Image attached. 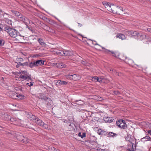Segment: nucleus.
Returning a JSON list of instances; mask_svg holds the SVG:
<instances>
[{
    "mask_svg": "<svg viewBox=\"0 0 151 151\" xmlns=\"http://www.w3.org/2000/svg\"><path fill=\"white\" fill-rule=\"evenodd\" d=\"M27 117L31 119L34 122L36 123L39 125L40 126L44 128L47 129L48 128V125L45 124L39 118L33 115L31 113H28L27 115Z\"/></svg>",
    "mask_w": 151,
    "mask_h": 151,
    "instance_id": "obj_1",
    "label": "nucleus"
},
{
    "mask_svg": "<svg viewBox=\"0 0 151 151\" xmlns=\"http://www.w3.org/2000/svg\"><path fill=\"white\" fill-rule=\"evenodd\" d=\"M4 29V30L7 32L11 37L15 38L17 36L18 32L15 29L8 26L5 27Z\"/></svg>",
    "mask_w": 151,
    "mask_h": 151,
    "instance_id": "obj_2",
    "label": "nucleus"
},
{
    "mask_svg": "<svg viewBox=\"0 0 151 151\" xmlns=\"http://www.w3.org/2000/svg\"><path fill=\"white\" fill-rule=\"evenodd\" d=\"M44 61L42 60H37L36 61H32L31 62L28 63V67L32 68L34 67L39 65H42L44 64Z\"/></svg>",
    "mask_w": 151,
    "mask_h": 151,
    "instance_id": "obj_3",
    "label": "nucleus"
},
{
    "mask_svg": "<svg viewBox=\"0 0 151 151\" xmlns=\"http://www.w3.org/2000/svg\"><path fill=\"white\" fill-rule=\"evenodd\" d=\"M19 74H20L19 78L23 79L24 80H31V75L29 74L27 71L22 70L20 72Z\"/></svg>",
    "mask_w": 151,
    "mask_h": 151,
    "instance_id": "obj_4",
    "label": "nucleus"
},
{
    "mask_svg": "<svg viewBox=\"0 0 151 151\" xmlns=\"http://www.w3.org/2000/svg\"><path fill=\"white\" fill-rule=\"evenodd\" d=\"M112 9L111 12L114 14H120L123 12H124L125 10H123V8L121 7L118 6H116L112 5Z\"/></svg>",
    "mask_w": 151,
    "mask_h": 151,
    "instance_id": "obj_5",
    "label": "nucleus"
},
{
    "mask_svg": "<svg viewBox=\"0 0 151 151\" xmlns=\"http://www.w3.org/2000/svg\"><path fill=\"white\" fill-rule=\"evenodd\" d=\"M117 125L119 128L124 129L127 127V124L125 121L119 119L116 122Z\"/></svg>",
    "mask_w": 151,
    "mask_h": 151,
    "instance_id": "obj_6",
    "label": "nucleus"
},
{
    "mask_svg": "<svg viewBox=\"0 0 151 151\" xmlns=\"http://www.w3.org/2000/svg\"><path fill=\"white\" fill-rule=\"evenodd\" d=\"M46 107L48 109H50L53 106L52 102L50 99L47 98L45 100Z\"/></svg>",
    "mask_w": 151,
    "mask_h": 151,
    "instance_id": "obj_7",
    "label": "nucleus"
},
{
    "mask_svg": "<svg viewBox=\"0 0 151 151\" xmlns=\"http://www.w3.org/2000/svg\"><path fill=\"white\" fill-rule=\"evenodd\" d=\"M18 18L20 21L22 22L25 24H28V22H29V20L26 17L22 14Z\"/></svg>",
    "mask_w": 151,
    "mask_h": 151,
    "instance_id": "obj_8",
    "label": "nucleus"
},
{
    "mask_svg": "<svg viewBox=\"0 0 151 151\" xmlns=\"http://www.w3.org/2000/svg\"><path fill=\"white\" fill-rule=\"evenodd\" d=\"M11 96L12 99H20L22 98V95L15 92L12 93Z\"/></svg>",
    "mask_w": 151,
    "mask_h": 151,
    "instance_id": "obj_9",
    "label": "nucleus"
},
{
    "mask_svg": "<svg viewBox=\"0 0 151 151\" xmlns=\"http://www.w3.org/2000/svg\"><path fill=\"white\" fill-rule=\"evenodd\" d=\"M103 4L105 6V8H107V10L110 12H111L112 9V5H111L110 4L107 2H103Z\"/></svg>",
    "mask_w": 151,
    "mask_h": 151,
    "instance_id": "obj_10",
    "label": "nucleus"
},
{
    "mask_svg": "<svg viewBox=\"0 0 151 151\" xmlns=\"http://www.w3.org/2000/svg\"><path fill=\"white\" fill-rule=\"evenodd\" d=\"M128 35H130L132 36H137V37H138L139 36H141V35H140V34L138 33L137 32L132 30L128 31Z\"/></svg>",
    "mask_w": 151,
    "mask_h": 151,
    "instance_id": "obj_11",
    "label": "nucleus"
},
{
    "mask_svg": "<svg viewBox=\"0 0 151 151\" xmlns=\"http://www.w3.org/2000/svg\"><path fill=\"white\" fill-rule=\"evenodd\" d=\"M99 45V46H100V47H102V48L103 49H104L105 50L104 51V52H106V53H108V52H111V53L113 54V56H115V57H116V54H115V53H114V52L113 51H110V50H107V49H105L104 47L101 46L100 45H99V44H98L97 43H94V45Z\"/></svg>",
    "mask_w": 151,
    "mask_h": 151,
    "instance_id": "obj_12",
    "label": "nucleus"
},
{
    "mask_svg": "<svg viewBox=\"0 0 151 151\" xmlns=\"http://www.w3.org/2000/svg\"><path fill=\"white\" fill-rule=\"evenodd\" d=\"M81 77L80 75L78 74L72 75V79L74 81H77L81 79Z\"/></svg>",
    "mask_w": 151,
    "mask_h": 151,
    "instance_id": "obj_13",
    "label": "nucleus"
},
{
    "mask_svg": "<svg viewBox=\"0 0 151 151\" xmlns=\"http://www.w3.org/2000/svg\"><path fill=\"white\" fill-rule=\"evenodd\" d=\"M64 122L65 123H67L68 124V128L69 129V130H72L73 129V124H71L70 122H68L67 121H64Z\"/></svg>",
    "mask_w": 151,
    "mask_h": 151,
    "instance_id": "obj_14",
    "label": "nucleus"
},
{
    "mask_svg": "<svg viewBox=\"0 0 151 151\" xmlns=\"http://www.w3.org/2000/svg\"><path fill=\"white\" fill-rule=\"evenodd\" d=\"M98 133L99 135L103 136L107 135V132L105 131L100 129L98 130Z\"/></svg>",
    "mask_w": 151,
    "mask_h": 151,
    "instance_id": "obj_15",
    "label": "nucleus"
},
{
    "mask_svg": "<svg viewBox=\"0 0 151 151\" xmlns=\"http://www.w3.org/2000/svg\"><path fill=\"white\" fill-rule=\"evenodd\" d=\"M20 66H27L28 67V62H26L23 63H22L21 62H19L16 67L17 68H18Z\"/></svg>",
    "mask_w": 151,
    "mask_h": 151,
    "instance_id": "obj_16",
    "label": "nucleus"
},
{
    "mask_svg": "<svg viewBox=\"0 0 151 151\" xmlns=\"http://www.w3.org/2000/svg\"><path fill=\"white\" fill-rule=\"evenodd\" d=\"M65 56H71L73 54V52L68 50H65Z\"/></svg>",
    "mask_w": 151,
    "mask_h": 151,
    "instance_id": "obj_17",
    "label": "nucleus"
},
{
    "mask_svg": "<svg viewBox=\"0 0 151 151\" xmlns=\"http://www.w3.org/2000/svg\"><path fill=\"white\" fill-rule=\"evenodd\" d=\"M16 137L18 140L21 142L22 139L24 138V136L21 134H17Z\"/></svg>",
    "mask_w": 151,
    "mask_h": 151,
    "instance_id": "obj_18",
    "label": "nucleus"
},
{
    "mask_svg": "<svg viewBox=\"0 0 151 151\" xmlns=\"http://www.w3.org/2000/svg\"><path fill=\"white\" fill-rule=\"evenodd\" d=\"M104 119L106 122H111L113 121L114 119L111 117H104Z\"/></svg>",
    "mask_w": 151,
    "mask_h": 151,
    "instance_id": "obj_19",
    "label": "nucleus"
},
{
    "mask_svg": "<svg viewBox=\"0 0 151 151\" xmlns=\"http://www.w3.org/2000/svg\"><path fill=\"white\" fill-rule=\"evenodd\" d=\"M11 11H12V13H13L14 15L15 16L17 17L18 18L22 14L20 13L19 12H18V11H16L12 10Z\"/></svg>",
    "mask_w": 151,
    "mask_h": 151,
    "instance_id": "obj_20",
    "label": "nucleus"
},
{
    "mask_svg": "<svg viewBox=\"0 0 151 151\" xmlns=\"http://www.w3.org/2000/svg\"><path fill=\"white\" fill-rule=\"evenodd\" d=\"M57 83H58V84L60 85H66L68 83L67 82L65 81H62L60 80H57Z\"/></svg>",
    "mask_w": 151,
    "mask_h": 151,
    "instance_id": "obj_21",
    "label": "nucleus"
},
{
    "mask_svg": "<svg viewBox=\"0 0 151 151\" xmlns=\"http://www.w3.org/2000/svg\"><path fill=\"white\" fill-rule=\"evenodd\" d=\"M38 98L42 100H44L45 101L47 97L45 96L44 94L43 93H40L39 94L38 96Z\"/></svg>",
    "mask_w": 151,
    "mask_h": 151,
    "instance_id": "obj_22",
    "label": "nucleus"
},
{
    "mask_svg": "<svg viewBox=\"0 0 151 151\" xmlns=\"http://www.w3.org/2000/svg\"><path fill=\"white\" fill-rule=\"evenodd\" d=\"M107 135L108 137H116L117 135V134L116 133L112 132H110L108 133H107Z\"/></svg>",
    "mask_w": 151,
    "mask_h": 151,
    "instance_id": "obj_23",
    "label": "nucleus"
},
{
    "mask_svg": "<svg viewBox=\"0 0 151 151\" xmlns=\"http://www.w3.org/2000/svg\"><path fill=\"white\" fill-rule=\"evenodd\" d=\"M64 50H57V55L59 56H65Z\"/></svg>",
    "mask_w": 151,
    "mask_h": 151,
    "instance_id": "obj_24",
    "label": "nucleus"
},
{
    "mask_svg": "<svg viewBox=\"0 0 151 151\" xmlns=\"http://www.w3.org/2000/svg\"><path fill=\"white\" fill-rule=\"evenodd\" d=\"M37 41L43 47H45L46 46V44L42 39L39 38L38 39Z\"/></svg>",
    "mask_w": 151,
    "mask_h": 151,
    "instance_id": "obj_25",
    "label": "nucleus"
},
{
    "mask_svg": "<svg viewBox=\"0 0 151 151\" xmlns=\"http://www.w3.org/2000/svg\"><path fill=\"white\" fill-rule=\"evenodd\" d=\"M8 118V120H10L11 122H13L17 121V119L13 117H11L10 116L8 115L7 116Z\"/></svg>",
    "mask_w": 151,
    "mask_h": 151,
    "instance_id": "obj_26",
    "label": "nucleus"
},
{
    "mask_svg": "<svg viewBox=\"0 0 151 151\" xmlns=\"http://www.w3.org/2000/svg\"><path fill=\"white\" fill-rule=\"evenodd\" d=\"M66 66V65L62 63H57V68H65Z\"/></svg>",
    "mask_w": 151,
    "mask_h": 151,
    "instance_id": "obj_27",
    "label": "nucleus"
},
{
    "mask_svg": "<svg viewBox=\"0 0 151 151\" xmlns=\"http://www.w3.org/2000/svg\"><path fill=\"white\" fill-rule=\"evenodd\" d=\"M116 37L117 38H119L123 40L125 39V36L123 34H119L116 35Z\"/></svg>",
    "mask_w": 151,
    "mask_h": 151,
    "instance_id": "obj_28",
    "label": "nucleus"
},
{
    "mask_svg": "<svg viewBox=\"0 0 151 151\" xmlns=\"http://www.w3.org/2000/svg\"><path fill=\"white\" fill-rule=\"evenodd\" d=\"M29 139L26 137H24V138L22 139L21 142L25 143H28L29 142Z\"/></svg>",
    "mask_w": 151,
    "mask_h": 151,
    "instance_id": "obj_29",
    "label": "nucleus"
},
{
    "mask_svg": "<svg viewBox=\"0 0 151 151\" xmlns=\"http://www.w3.org/2000/svg\"><path fill=\"white\" fill-rule=\"evenodd\" d=\"M146 139V140H145V141H151V138L148 136H146L145 137L142 138V139Z\"/></svg>",
    "mask_w": 151,
    "mask_h": 151,
    "instance_id": "obj_30",
    "label": "nucleus"
},
{
    "mask_svg": "<svg viewBox=\"0 0 151 151\" xmlns=\"http://www.w3.org/2000/svg\"><path fill=\"white\" fill-rule=\"evenodd\" d=\"M79 137H81L82 138H83L86 137V133L84 132L82 134L81 132H79L78 134Z\"/></svg>",
    "mask_w": 151,
    "mask_h": 151,
    "instance_id": "obj_31",
    "label": "nucleus"
},
{
    "mask_svg": "<svg viewBox=\"0 0 151 151\" xmlns=\"http://www.w3.org/2000/svg\"><path fill=\"white\" fill-rule=\"evenodd\" d=\"M48 150L49 151H55V148L52 146L49 147L48 148Z\"/></svg>",
    "mask_w": 151,
    "mask_h": 151,
    "instance_id": "obj_32",
    "label": "nucleus"
},
{
    "mask_svg": "<svg viewBox=\"0 0 151 151\" xmlns=\"http://www.w3.org/2000/svg\"><path fill=\"white\" fill-rule=\"evenodd\" d=\"M76 102L77 104L80 105H83L84 104V102L82 101L81 100L77 101Z\"/></svg>",
    "mask_w": 151,
    "mask_h": 151,
    "instance_id": "obj_33",
    "label": "nucleus"
},
{
    "mask_svg": "<svg viewBox=\"0 0 151 151\" xmlns=\"http://www.w3.org/2000/svg\"><path fill=\"white\" fill-rule=\"evenodd\" d=\"M97 78H98V77L95 76L94 77H92L91 79L92 81L96 82H97Z\"/></svg>",
    "mask_w": 151,
    "mask_h": 151,
    "instance_id": "obj_34",
    "label": "nucleus"
},
{
    "mask_svg": "<svg viewBox=\"0 0 151 151\" xmlns=\"http://www.w3.org/2000/svg\"><path fill=\"white\" fill-rule=\"evenodd\" d=\"M26 25V28H28L32 32L33 31V29L30 27L27 24H25Z\"/></svg>",
    "mask_w": 151,
    "mask_h": 151,
    "instance_id": "obj_35",
    "label": "nucleus"
},
{
    "mask_svg": "<svg viewBox=\"0 0 151 151\" xmlns=\"http://www.w3.org/2000/svg\"><path fill=\"white\" fill-rule=\"evenodd\" d=\"M66 78L68 79H72V75H68L66 76Z\"/></svg>",
    "mask_w": 151,
    "mask_h": 151,
    "instance_id": "obj_36",
    "label": "nucleus"
},
{
    "mask_svg": "<svg viewBox=\"0 0 151 151\" xmlns=\"http://www.w3.org/2000/svg\"><path fill=\"white\" fill-rule=\"evenodd\" d=\"M4 44V41L0 39V46H2Z\"/></svg>",
    "mask_w": 151,
    "mask_h": 151,
    "instance_id": "obj_37",
    "label": "nucleus"
},
{
    "mask_svg": "<svg viewBox=\"0 0 151 151\" xmlns=\"http://www.w3.org/2000/svg\"><path fill=\"white\" fill-rule=\"evenodd\" d=\"M97 99V100H98L99 101H101L102 100H103V99L102 97H101L99 96L98 97Z\"/></svg>",
    "mask_w": 151,
    "mask_h": 151,
    "instance_id": "obj_38",
    "label": "nucleus"
},
{
    "mask_svg": "<svg viewBox=\"0 0 151 151\" xmlns=\"http://www.w3.org/2000/svg\"><path fill=\"white\" fill-rule=\"evenodd\" d=\"M97 82H99L100 83L102 82L101 81V79L99 78H98H98H97Z\"/></svg>",
    "mask_w": 151,
    "mask_h": 151,
    "instance_id": "obj_39",
    "label": "nucleus"
},
{
    "mask_svg": "<svg viewBox=\"0 0 151 151\" xmlns=\"http://www.w3.org/2000/svg\"><path fill=\"white\" fill-rule=\"evenodd\" d=\"M81 63L82 64L85 65L86 64V61H83L82 60H81Z\"/></svg>",
    "mask_w": 151,
    "mask_h": 151,
    "instance_id": "obj_40",
    "label": "nucleus"
},
{
    "mask_svg": "<svg viewBox=\"0 0 151 151\" xmlns=\"http://www.w3.org/2000/svg\"><path fill=\"white\" fill-rule=\"evenodd\" d=\"M97 151H106V150H103L101 149H97Z\"/></svg>",
    "mask_w": 151,
    "mask_h": 151,
    "instance_id": "obj_41",
    "label": "nucleus"
},
{
    "mask_svg": "<svg viewBox=\"0 0 151 151\" xmlns=\"http://www.w3.org/2000/svg\"><path fill=\"white\" fill-rule=\"evenodd\" d=\"M8 23L9 24L12 25V22L11 20H8Z\"/></svg>",
    "mask_w": 151,
    "mask_h": 151,
    "instance_id": "obj_42",
    "label": "nucleus"
},
{
    "mask_svg": "<svg viewBox=\"0 0 151 151\" xmlns=\"http://www.w3.org/2000/svg\"><path fill=\"white\" fill-rule=\"evenodd\" d=\"M33 83H33V82H30L29 83V86L30 87H31V86H32Z\"/></svg>",
    "mask_w": 151,
    "mask_h": 151,
    "instance_id": "obj_43",
    "label": "nucleus"
},
{
    "mask_svg": "<svg viewBox=\"0 0 151 151\" xmlns=\"http://www.w3.org/2000/svg\"><path fill=\"white\" fill-rule=\"evenodd\" d=\"M62 103L63 104V105H61L62 106H63L64 107V106H65L66 104V103L65 102H62Z\"/></svg>",
    "mask_w": 151,
    "mask_h": 151,
    "instance_id": "obj_44",
    "label": "nucleus"
},
{
    "mask_svg": "<svg viewBox=\"0 0 151 151\" xmlns=\"http://www.w3.org/2000/svg\"><path fill=\"white\" fill-rule=\"evenodd\" d=\"M147 30L148 32H151V28H147Z\"/></svg>",
    "mask_w": 151,
    "mask_h": 151,
    "instance_id": "obj_45",
    "label": "nucleus"
},
{
    "mask_svg": "<svg viewBox=\"0 0 151 151\" xmlns=\"http://www.w3.org/2000/svg\"><path fill=\"white\" fill-rule=\"evenodd\" d=\"M78 26L79 27H81L82 26V25L80 23H78Z\"/></svg>",
    "mask_w": 151,
    "mask_h": 151,
    "instance_id": "obj_46",
    "label": "nucleus"
},
{
    "mask_svg": "<svg viewBox=\"0 0 151 151\" xmlns=\"http://www.w3.org/2000/svg\"><path fill=\"white\" fill-rule=\"evenodd\" d=\"M147 132L149 134H151V130H148V131Z\"/></svg>",
    "mask_w": 151,
    "mask_h": 151,
    "instance_id": "obj_47",
    "label": "nucleus"
},
{
    "mask_svg": "<svg viewBox=\"0 0 151 151\" xmlns=\"http://www.w3.org/2000/svg\"><path fill=\"white\" fill-rule=\"evenodd\" d=\"M99 78H101V81H102V82H103V80H104V78H103V77H100Z\"/></svg>",
    "mask_w": 151,
    "mask_h": 151,
    "instance_id": "obj_48",
    "label": "nucleus"
},
{
    "mask_svg": "<svg viewBox=\"0 0 151 151\" xmlns=\"http://www.w3.org/2000/svg\"><path fill=\"white\" fill-rule=\"evenodd\" d=\"M92 43H93V44L94 45V43H97L95 41H92Z\"/></svg>",
    "mask_w": 151,
    "mask_h": 151,
    "instance_id": "obj_49",
    "label": "nucleus"
},
{
    "mask_svg": "<svg viewBox=\"0 0 151 151\" xmlns=\"http://www.w3.org/2000/svg\"><path fill=\"white\" fill-rule=\"evenodd\" d=\"M114 93L115 94H117L118 93V91H115Z\"/></svg>",
    "mask_w": 151,
    "mask_h": 151,
    "instance_id": "obj_50",
    "label": "nucleus"
},
{
    "mask_svg": "<svg viewBox=\"0 0 151 151\" xmlns=\"http://www.w3.org/2000/svg\"><path fill=\"white\" fill-rule=\"evenodd\" d=\"M127 150L128 151H133L132 150H131L130 149H128Z\"/></svg>",
    "mask_w": 151,
    "mask_h": 151,
    "instance_id": "obj_51",
    "label": "nucleus"
},
{
    "mask_svg": "<svg viewBox=\"0 0 151 151\" xmlns=\"http://www.w3.org/2000/svg\"><path fill=\"white\" fill-rule=\"evenodd\" d=\"M2 30H3V29H2V28L1 27H0V32L2 31Z\"/></svg>",
    "mask_w": 151,
    "mask_h": 151,
    "instance_id": "obj_52",
    "label": "nucleus"
},
{
    "mask_svg": "<svg viewBox=\"0 0 151 151\" xmlns=\"http://www.w3.org/2000/svg\"><path fill=\"white\" fill-rule=\"evenodd\" d=\"M1 80H2L4 81V78L3 77H1Z\"/></svg>",
    "mask_w": 151,
    "mask_h": 151,
    "instance_id": "obj_53",
    "label": "nucleus"
},
{
    "mask_svg": "<svg viewBox=\"0 0 151 151\" xmlns=\"http://www.w3.org/2000/svg\"><path fill=\"white\" fill-rule=\"evenodd\" d=\"M45 27L46 28V29H47L48 27L47 26H45Z\"/></svg>",
    "mask_w": 151,
    "mask_h": 151,
    "instance_id": "obj_54",
    "label": "nucleus"
},
{
    "mask_svg": "<svg viewBox=\"0 0 151 151\" xmlns=\"http://www.w3.org/2000/svg\"><path fill=\"white\" fill-rule=\"evenodd\" d=\"M27 85H28V86H29V83H27Z\"/></svg>",
    "mask_w": 151,
    "mask_h": 151,
    "instance_id": "obj_55",
    "label": "nucleus"
},
{
    "mask_svg": "<svg viewBox=\"0 0 151 151\" xmlns=\"http://www.w3.org/2000/svg\"><path fill=\"white\" fill-rule=\"evenodd\" d=\"M112 70H113L112 69H110V71H111Z\"/></svg>",
    "mask_w": 151,
    "mask_h": 151,
    "instance_id": "obj_56",
    "label": "nucleus"
},
{
    "mask_svg": "<svg viewBox=\"0 0 151 151\" xmlns=\"http://www.w3.org/2000/svg\"><path fill=\"white\" fill-rule=\"evenodd\" d=\"M149 1L151 2V0H149Z\"/></svg>",
    "mask_w": 151,
    "mask_h": 151,
    "instance_id": "obj_57",
    "label": "nucleus"
},
{
    "mask_svg": "<svg viewBox=\"0 0 151 151\" xmlns=\"http://www.w3.org/2000/svg\"><path fill=\"white\" fill-rule=\"evenodd\" d=\"M80 57V58H81V59H82V58H81V57Z\"/></svg>",
    "mask_w": 151,
    "mask_h": 151,
    "instance_id": "obj_58",
    "label": "nucleus"
},
{
    "mask_svg": "<svg viewBox=\"0 0 151 151\" xmlns=\"http://www.w3.org/2000/svg\"><path fill=\"white\" fill-rule=\"evenodd\" d=\"M20 36H21V37H22V36H21V35H20Z\"/></svg>",
    "mask_w": 151,
    "mask_h": 151,
    "instance_id": "obj_59",
    "label": "nucleus"
},
{
    "mask_svg": "<svg viewBox=\"0 0 151 151\" xmlns=\"http://www.w3.org/2000/svg\"><path fill=\"white\" fill-rule=\"evenodd\" d=\"M20 36H21V37H22V36H21V35H20Z\"/></svg>",
    "mask_w": 151,
    "mask_h": 151,
    "instance_id": "obj_60",
    "label": "nucleus"
}]
</instances>
